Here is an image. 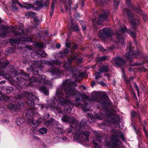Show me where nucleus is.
I'll use <instances>...</instances> for the list:
<instances>
[{
	"mask_svg": "<svg viewBox=\"0 0 148 148\" xmlns=\"http://www.w3.org/2000/svg\"><path fill=\"white\" fill-rule=\"evenodd\" d=\"M107 117L106 120L112 123L115 124L117 123L119 119L116 115L112 113H108L106 114Z\"/></svg>",
	"mask_w": 148,
	"mask_h": 148,
	"instance_id": "nucleus-11",
	"label": "nucleus"
},
{
	"mask_svg": "<svg viewBox=\"0 0 148 148\" xmlns=\"http://www.w3.org/2000/svg\"><path fill=\"white\" fill-rule=\"evenodd\" d=\"M10 29L11 33L16 36L26 34L25 32H29V30L28 29L24 30V27L22 24L19 25L16 29H15L14 27L12 26L10 27Z\"/></svg>",
	"mask_w": 148,
	"mask_h": 148,
	"instance_id": "nucleus-6",
	"label": "nucleus"
},
{
	"mask_svg": "<svg viewBox=\"0 0 148 148\" xmlns=\"http://www.w3.org/2000/svg\"><path fill=\"white\" fill-rule=\"evenodd\" d=\"M126 0V3L129 6H130L131 5V6H132V8L134 9V10L137 12H138L139 13H140V14H143V12L140 8H134V7L131 4L130 2L131 1V0Z\"/></svg>",
	"mask_w": 148,
	"mask_h": 148,
	"instance_id": "nucleus-21",
	"label": "nucleus"
},
{
	"mask_svg": "<svg viewBox=\"0 0 148 148\" xmlns=\"http://www.w3.org/2000/svg\"><path fill=\"white\" fill-rule=\"evenodd\" d=\"M8 107L11 111H16L18 110V107L17 105L13 104H10L8 105Z\"/></svg>",
	"mask_w": 148,
	"mask_h": 148,
	"instance_id": "nucleus-25",
	"label": "nucleus"
},
{
	"mask_svg": "<svg viewBox=\"0 0 148 148\" xmlns=\"http://www.w3.org/2000/svg\"><path fill=\"white\" fill-rule=\"evenodd\" d=\"M35 54L38 57H45L47 56V54L42 50L37 51L35 52Z\"/></svg>",
	"mask_w": 148,
	"mask_h": 148,
	"instance_id": "nucleus-22",
	"label": "nucleus"
},
{
	"mask_svg": "<svg viewBox=\"0 0 148 148\" xmlns=\"http://www.w3.org/2000/svg\"><path fill=\"white\" fill-rule=\"evenodd\" d=\"M29 120L31 122V125L33 127H36L38 125V123L35 120H30L29 119Z\"/></svg>",
	"mask_w": 148,
	"mask_h": 148,
	"instance_id": "nucleus-36",
	"label": "nucleus"
},
{
	"mask_svg": "<svg viewBox=\"0 0 148 148\" xmlns=\"http://www.w3.org/2000/svg\"><path fill=\"white\" fill-rule=\"evenodd\" d=\"M124 11L127 13L128 16L133 18V14L131 11L126 9H124Z\"/></svg>",
	"mask_w": 148,
	"mask_h": 148,
	"instance_id": "nucleus-37",
	"label": "nucleus"
},
{
	"mask_svg": "<svg viewBox=\"0 0 148 148\" xmlns=\"http://www.w3.org/2000/svg\"><path fill=\"white\" fill-rule=\"evenodd\" d=\"M65 6V10L67 12L68 11V9H71V4L72 3L71 0H65L64 2Z\"/></svg>",
	"mask_w": 148,
	"mask_h": 148,
	"instance_id": "nucleus-15",
	"label": "nucleus"
},
{
	"mask_svg": "<svg viewBox=\"0 0 148 148\" xmlns=\"http://www.w3.org/2000/svg\"><path fill=\"white\" fill-rule=\"evenodd\" d=\"M9 63V62L8 60H6L5 62H3L1 64L3 66V68L5 67L8 65Z\"/></svg>",
	"mask_w": 148,
	"mask_h": 148,
	"instance_id": "nucleus-56",
	"label": "nucleus"
},
{
	"mask_svg": "<svg viewBox=\"0 0 148 148\" xmlns=\"http://www.w3.org/2000/svg\"><path fill=\"white\" fill-rule=\"evenodd\" d=\"M95 74L96 75L95 79L97 80H98L101 77V73L100 72H96L95 73Z\"/></svg>",
	"mask_w": 148,
	"mask_h": 148,
	"instance_id": "nucleus-48",
	"label": "nucleus"
},
{
	"mask_svg": "<svg viewBox=\"0 0 148 148\" xmlns=\"http://www.w3.org/2000/svg\"><path fill=\"white\" fill-rule=\"evenodd\" d=\"M52 62L53 64L58 65H60L61 64V61L58 60H56L55 61L53 60L52 61Z\"/></svg>",
	"mask_w": 148,
	"mask_h": 148,
	"instance_id": "nucleus-58",
	"label": "nucleus"
},
{
	"mask_svg": "<svg viewBox=\"0 0 148 148\" xmlns=\"http://www.w3.org/2000/svg\"><path fill=\"white\" fill-rule=\"evenodd\" d=\"M40 90L45 95H47L48 94V88L45 86H43L40 88Z\"/></svg>",
	"mask_w": 148,
	"mask_h": 148,
	"instance_id": "nucleus-34",
	"label": "nucleus"
},
{
	"mask_svg": "<svg viewBox=\"0 0 148 148\" xmlns=\"http://www.w3.org/2000/svg\"><path fill=\"white\" fill-rule=\"evenodd\" d=\"M39 132L41 134H44L47 132V130L45 128L42 127L39 130Z\"/></svg>",
	"mask_w": 148,
	"mask_h": 148,
	"instance_id": "nucleus-46",
	"label": "nucleus"
},
{
	"mask_svg": "<svg viewBox=\"0 0 148 148\" xmlns=\"http://www.w3.org/2000/svg\"><path fill=\"white\" fill-rule=\"evenodd\" d=\"M50 71L53 75H58L61 73L60 70L54 68L51 69Z\"/></svg>",
	"mask_w": 148,
	"mask_h": 148,
	"instance_id": "nucleus-30",
	"label": "nucleus"
},
{
	"mask_svg": "<svg viewBox=\"0 0 148 148\" xmlns=\"http://www.w3.org/2000/svg\"><path fill=\"white\" fill-rule=\"evenodd\" d=\"M134 88H135L136 89L137 93H138V96H139V90L138 87L137 85V84H136V83H134Z\"/></svg>",
	"mask_w": 148,
	"mask_h": 148,
	"instance_id": "nucleus-61",
	"label": "nucleus"
},
{
	"mask_svg": "<svg viewBox=\"0 0 148 148\" xmlns=\"http://www.w3.org/2000/svg\"><path fill=\"white\" fill-rule=\"evenodd\" d=\"M12 3L13 5H19L22 8H25L27 9H29L33 7V5L31 4L28 3L27 4V2L25 3V4L29 6H27L22 5L21 3L17 0H12Z\"/></svg>",
	"mask_w": 148,
	"mask_h": 148,
	"instance_id": "nucleus-13",
	"label": "nucleus"
},
{
	"mask_svg": "<svg viewBox=\"0 0 148 148\" xmlns=\"http://www.w3.org/2000/svg\"><path fill=\"white\" fill-rule=\"evenodd\" d=\"M70 52V50L67 49H65L63 51V52L66 56Z\"/></svg>",
	"mask_w": 148,
	"mask_h": 148,
	"instance_id": "nucleus-63",
	"label": "nucleus"
},
{
	"mask_svg": "<svg viewBox=\"0 0 148 148\" xmlns=\"http://www.w3.org/2000/svg\"><path fill=\"white\" fill-rule=\"evenodd\" d=\"M43 6L45 7L49 5V0H42Z\"/></svg>",
	"mask_w": 148,
	"mask_h": 148,
	"instance_id": "nucleus-40",
	"label": "nucleus"
},
{
	"mask_svg": "<svg viewBox=\"0 0 148 148\" xmlns=\"http://www.w3.org/2000/svg\"><path fill=\"white\" fill-rule=\"evenodd\" d=\"M56 131L57 132L58 134H62L64 132V131L63 130V129L60 127H56L55 129Z\"/></svg>",
	"mask_w": 148,
	"mask_h": 148,
	"instance_id": "nucleus-38",
	"label": "nucleus"
},
{
	"mask_svg": "<svg viewBox=\"0 0 148 148\" xmlns=\"http://www.w3.org/2000/svg\"><path fill=\"white\" fill-rule=\"evenodd\" d=\"M114 6L116 7H117L119 5L120 3L119 1L116 0H114Z\"/></svg>",
	"mask_w": 148,
	"mask_h": 148,
	"instance_id": "nucleus-62",
	"label": "nucleus"
},
{
	"mask_svg": "<svg viewBox=\"0 0 148 148\" xmlns=\"http://www.w3.org/2000/svg\"><path fill=\"white\" fill-rule=\"evenodd\" d=\"M51 108H53V110L57 111L59 113H62V110L60 107L54 106Z\"/></svg>",
	"mask_w": 148,
	"mask_h": 148,
	"instance_id": "nucleus-45",
	"label": "nucleus"
},
{
	"mask_svg": "<svg viewBox=\"0 0 148 148\" xmlns=\"http://www.w3.org/2000/svg\"><path fill=\"white\" fill-rule=\"evenodd\" d=\"M111 141V146L112 148H119V146L121 144L120 140L115 137L112 138Z\"/></svg>",
	"mask_w": 148,
	"mask_h": 148,
	"instance_id": "nucleus-12",
	"label": "nucleus"
},
{
	"mask_svg": "<svg viewBox=\"0 0 148 148\" xmlns=\"http://www.w3.org/2000/svg\"><path fill=\"white\" fill-rule=\"evenodd\" d=\"M7 28L6 27L3 25H0V36L1 37L5 38L6 37L7 32L4 29H7Z\"/></svg>",
	"mask_w": 148,
	"mask_h": 148,
	"instance_id": "nucleus-16",
	"label": "nucleus"
},
{
	"mask_svg": "<svg viewBox=\"0 0 148 148\" xmlns=\"http://www.w3.org/2000/svg\"><path fill=\"white\" fill-rule=\"evenodd\" d=\"M69 118L67 116L64 115L62 118V120L65 122H68Z\"/></svg>",
	"mask_w": 148,
	"mask_h": 148,
	"instance_id": "nucleus-49",
	"label": "nucleus"
},
{
	"mask_svg": "<svg viewBox=\"0 0 148 148\" xmlns=\"http://www.w3.org/2000/svg\"><path fill=\"white\" fill-rule=\"evenodd\" d=\"M63 67H64L66 70L71 71L72 72H74L75 70L73 67L70 65L69 64L67 63H65L63 65Z\"/></svg>",
	"mask_w": 148,
	"mask_h": 148,
	"instance_id": "nucleus-18",
	"label": "nucleus"
},
{
	"mask_svg": "<svg viewBox=\"0 0 148 148\" xmlns=\"http://www.w3.org/2000/svg\"><path fill=\"white\" fill-rule=\"evenodd\" d=\"M73 20L71 19V21L72 24L71 26V28L73 30V31H78L79 30V27L78 25H75L73 23Z\"/></svg>",
	"mask_w": 148,
	"mask_h": 148,
	"instance_id": "nucleus-27",
	"label": "nucleus"
},
{
	"mask_svg": "<svg viewBox=\"0 0 148 148\" xmlns=\"http://www.w3.org/2000/svg\"><path fill=\"white\" fill-rule=\"evenodd\" d=\"M128 30L127 28L124 26H121L119 28V30L116 33L117 36L115 37L116 40L113 39V42L116 43L121 42L123 44L124 42L125 39L122 36L121 33L122 32L123 33H127Z\"/></svg>",
	"mask_w": 148,
	"mask_h": 148,
	"instance_id": "nucleus-7",
	"label": "nucleus"
},
{
	"mask_svg": "<svg viewBox=\"0 0 148 148\" xmlns=\"http://www.w3.org/2000/svg\"><path fill=\"white\" fill-rule=\"evenodd\" d=\"M109 12L108 10H105L100 14L98 19L97 23L99 25H101L105 21H108Z\"/></svg>",
	"mask_w": 148,
	"mask_h": 148,
	"instance_id": "nucleus-9",
	"label": "nucleus"
},
{
	"mask_svg": "<svg viewBox=\"0 0 148 148\" xmlns=\"http://www.w3.org/2000/svg\"><path fill=\"white\" fill-rule=\"evenodd\" d=\"M112 62L114 65L117 67H122L126 62L125 60L119 56L114 58Z\"/></svg>",
	"mask_w": 148,
	"mask_h": 148,
	"instance_id": "nucleus-10",
	"label": "nucleus"
},
{
	"mask_svg": "<svg viewBox=\"0 0 148 148\" xmlns=\"http://www.w3.org/2000/svg\"><path fill=\"white\" fill-rule=\"evenodd\" d=\"M39 80L38 82L41 83L44 85H47L49 82L46 79V77L43 75H40L38 76Z\"/></svg>",
	"mask_w": 148,
	"mask_h": 148,
	"instance_id": "nucleus-14",
	"label": "nucleus"
},
{
	"mask_svg": "<svg viewBox=\"0 0 148 148\" xmlns=\"http://www.w3.org/2000/svg\"><path fill=\"white\" fill-rule=\"evenodd\" d=\"M29 80L32 83L38 82V79L36 77H32L30 78H29Z\"/></svg>",
	"mask_w": 148,
	"mask_h": 148,
	"instance_id": "nucleus-42",
	"label": "nucleus"
},
{
	"mask_svg": "<svg viewBox=\"0 0 148 148\" xmlns=\"http://www.w3.org/2000/svg\"><path fill=\"white\" fill-rule=\"evenodd\" d=\"M127 33L130 34L131 36L134 37L136 36V34L135 32H132L130 30H128L127 31Z\"/></svg>",
	"mask_w": 148,
	"mask_h": 148,
	"instance_id": "nucleus-54",
	"label": "nucleus"
},
{
	"mask_svg": "<svg viewBox=\"0 0 148 148\" xmlns=\"http://www.w3.org/2000/svg\"><path fill=\"white\" fill-rule=\"evenodd\" d=\"M113 33L110 28H105L99 30L98 36L101 39L105 40L112 37Z\"/></svg>",
	"mask_w": 148,
	"mask_h": 148,
	"instance_id": "nucleus-4",
	"label": "nucleus"
},
{
	"mask_svg": "<svg viewBox=\"0 0 148 148\" xmlns=\"http://www.w3.org/2000/svg\"><path fill=\"white\" fill-rule=\"evenodd\" d=\"M11 10L14 12H17L18 11V8L16 6H15L13 5L12 6Z\"/></svg>",
	"mask_w": 148,
	"mask_h": 148,
	"instance_id": "nucleus-59",
	"label": "nucleus"
},
{
	"mask_svg": "<svg viewBox=\"0 0 148 148\" xmlns=\"http://www.w3.org/2000/svg\"><path fill=\"white\" fill-rule=\"evenodd\" d=\"M136 115H138L139 116V117H140V115L138 113L134 111H132L131 112V116L132 118H134Z\"/></svg>",
	"mask_w": 148,
	"mask_h": 148,
	"instance_id": "nucleus-52",
	"label": "nucleus"
},
{
	"mask_svg": "<svg viewBox=\"0 0 148 148\" xmlns=\"http://www.w3.org/2000/svg\"><path fill=\"white\" fill-rule=\"evenodd\" d=\"M20 40L22 42H31L32 41V39L31 38L29 37H21L20 38Z\"/></svg>",
	"mask_w": 148,
	"mask_h": 148,
	"instance_id": "nucleus-31",
	"label": "nucleus"
},
{
	"mask_svg": "<svg viewBox=\"0 0 148 148\" xmlns=\"http://www.w3.org/2000/svg\"><path fill=\"white\" fill-rule=\"evenodd\" d=\"M74 82H71L69 79H67L63 81L61 85V88L58 89L56 92V96L58 98V101L60 104L62 106L66 105L70 107L71 106H75L77 107H81L82 106L84 111H89L90 108V103L88 99H87L84 101L85 105L83 106L79 102L80 98H76L77 101H71L68 99L70 96H73L77 94V91L75 89L72 87L73 86L76 85ZM76 86V85H75ZM71 107H70L71 108Z\"/></svg>",
	"mask_w": 148,
	"mask_h": 148,
	"instance_id": "nucleus-1",
	"label": "nucleus"
},
{
	"mask_svg": "<svg viewBox=\"0 0 148 148\" xmlns=\"http://www.w3.org/2000/svg\"><path fill=\"white\" fill-rule=\"evenodd\" d=\"M111 132L113 134L117 136L120 137L122 139L123 138V135L121 132L119 130H115L114 129H112L111 130Z\"/></svg>",
	"mask_w": 148,
	"mask_h": 148,
	"instance_id": "nucleus-17",
	"label": "nucleus"
},
{
	"mask_svg": "<svg viewBox=\"0 0 148 148\" xmlns=\"http://www.w3.org/2000/svg\"><path fill=\"white\" fill-rule=\"evenodd\" d=\"M43 69V66L42 65H40L39 67L33 70V73L34 75H36L39 73V71L41 72H42V70Z\"/></svg>",
	"mask_w": 148,
	"mask_h": 148,
	"instance_id": "nucleus-20",
	"label": "nucleus"
},
{
	"mask_svg": "<svg viewBox=\"0 0 148 148\" xmlns=\"http://www.w3.org/2000/svg\"><path fill=\"white\" fill-rule=\"evenodd\" d=\"M32 22L35 25V26H38L40 23V21L37 16H34L32 18Z\"/></svg>",
	"mask_w": 148,
	"mask_h": 148,
	"instance_id": "nucleus-26",
	"label": "nucleus"
},
{
	"mask_svg": "<svg viewBox=\"0 0 148 148\" xmlns=\"http://www.w3.org/2000/svg\"><path fill=\"white\" fill-rule=\"evenodd\" d=\"M96 137L97 140L100 143L102 138V137L99 135V134H97L96 135Z\"/></svg>",
	"mask_w": 148,
	"mask_h": 148,
	"instance_id": "nucleus-60",
	"label": "nucleus"
},
{
	"mask_svg": "<svg viewBox=\"0 0 148 148\" xmlns=\"http://www.w3.org/2000/svg\"><path fill=\"white\" fill-rule=\"evenodd\" d=\"M45 63L46 64L52 67H53V65L49 61H46Z\"/></svg>",
	"mask_w": 148,
	"mask_h": 148,
	"instance_id": "nucleus-64",
	"label": "nucleus"
},
{
	"mask_svg": "<svg viewBox=\"0 0 148 148\" xmlns=\"http://www.w3.org/2000/svg\"><path fill=\"white\" fill-rule=\"evenodd\" d=\"M140 89L142 90L144 92H145L146 90L145 86L143 84H140L139 85Z\"/></svg>",
	"mask_w": 148,
	"mask_h": 148,
	"instance_id": "nucleus-53",
	"label": "nucleus"
},
{
	"mask_svg": "<svg viewBox=\"0 0 148 148\" xmlns=\"http://www.w3.org/2000/svg\"><path fill=\"white\" fill-rule=\"evenodd\" d=\"M17 104L20 107H23L24 105V103L23 101L19 100L17 102Z\"/></svg>",
	"mask_w": 148,
	"mask_h": 148,
	"instance_id": "nucleus-57",
	"label": "nucleus"
},
{
	"mask_svg": "<svg viewBox=\"0 0 148 148\" xmlns=\"http://www.w3.org/2000/svg\"><path fill=\"white\" fill-rule=\"evenodd\" d=\"M2 96V98H1V97L0 96V100L2 99L3 100L6 101H8L10 100V97H8L5 95H1Z\"/></svg>",
	"mask_w": 148,
	"mask_h": 148,
	"instance_id": "nucleus-39",
	"label": "nucleus"
},
{
	"mask_svg": "<svg viewBox=\"0 0 148 148\" xmlns=\"http://www.w3.org/2000/svg\"><path fill=\"white\" fill-rule=\"evenodd\" d=\"M36 4L40 8H42L44 7L42 0H40L39 1H37L36 3Z\"/></svg>",
	"mask_w": 148,
	"mask_h": 148,
	"instance_id": "nucleus-41",
	"label": "nucleus"
},
{
	"mask_svg": "<svg viewBox=\"0 0 148 148\" xmlns=\"http://www.w3.org/2000/svg\"><path fill=\"white\" fill-rule=\"evenodd\" d=\"M13 79L14 82H23L22 81L23 80V78L19 76H16L14 77L13 78Z\"/></svg>",
	"mask_w": 148,
	"mask_h": 148,
	"instance_id": "nucleus-35",
	"label": "nucleus"
},
{
	"mask_svg": "<svg viewBox=\"0 0 148 148\" xmlns=\"http://www.w3.org/2000/svg\"><path fill=\"white\" fill-rule=\"evenodd\" d=\"M54 121V119L52 118L51 119L46 121L45 123V125L47 127H49L52 125V123Z\"/></svg>",
	"mask_w": 148,
	"mask_h": 148,
	"instance_id": "nucleus-28",
	"label": "nucleus"
},
{
	"mask_svg": "<svg viewBox=\"0 0 148 148\" xmlns=\"http://www.w3.org/2000/svg\"><path fill=\"white\" fill-rule=\"evenodd\" d=\"M21 77H22L23 79L22 81L29 80L30 77L29 75L28 74L26 73L25 72L23 71H21Z\"/></svg>",
	"mask_w": 148,
	"mask_h": 148,
	"instance_id": "nucleus-19",
	"label": "nucleus"
},
{
	"mask_svg": "<svg viewBox=\"0 0 148 148\" xmlns=\"http://www.w3.org/2000/svg\"><path fill=\"white\" fill-rule=\"evenodd\" d=\"M34 115L33 111L31 110H28L26 112L25 115L26 117L30 119Z\"/></svg>",
	"mask_w": 148,
	"mask_h": 148,
	"instance_id": "nucleus-24",
	"label": "nucleus"
},
{
	"mask_svg": "<svg viewBox=\"0 0 148 148\" xmlns=\"http://www.w3.org/2000/svg\"><path fill=\"white\" fill-rule=\"evenodd\" d=\"M99 71L100 72L104 73V72H108L109 71V67L108 65H102L99 69Z\"/></svg>",
	"mask_w": 148,
	"mask_h": 148,
	"instance_id": "nucleus-23",
	"label": "nucleus"
},
{
	"mask_svg": "<svg viewBox=\"0 0 148 148\" xmlns=\"http://www.w3.org/2000/svg\"><path fill=\"white\" fill-rule=\"evenodd\" d=\"M10 42L11 44L14 45L15 44L19 43V41L16 39H11L10 40Z\"/></svg>",
	"mask_w": 148,
	"mask_h": 148,
	"instance_id": "nucleus-44",
	"label": "nucleus"
},
{
	"mask_svg": "<svg viewBox=\"0 0 148 148\" xmlns=\"http://www.w3.org/2000/svg\"><path fill=\"white\" fill-rule=\"evenodd\" d=\"M6 52L8 54H10L13 53V49L12 47H10L6 49Z\"/></svg>",
	"mask_w": 148,
	"mask_h": 148,
	"instance_id": "nucleus-51",
	"label": "nucleus"
},
{
	"mask_svg": "<svg viewBox=\"0 0 148 148\" xmlns=\"http://www.w3.org/2000/svg\"><path fill=\"white\" fill-rule=\"evenodd\" d=\"M128 49L129 51L125 55V57L127 61L131 62L132 60V58H138L142 57L143 56V54L142 52H140L139 51H137L136 52L132 53V44L130 43L129 45V47L127 48Z\"/></svg>",
	"mask_w": 148,
	"mask_h": 148,
	"instance_id": "nucleus-5",
	"label": "nucleus"
},
{
	"mask_svg": "<svg viewBox=\"0 0 148 148\" xmlns=\"http://www.w3.org/2000/svg\"><path fill=\"white\" fill-rule=\"evenodd\" d=\"M92 99L94 101L100 103L103 109L107 108V105L110 104L109 99L104 95H102L101 93H96L93 95Z\"/></svg>",
	"mask_w": 148,
	"mask_h": 148,
	"instance_id": "nucleus-3",
	"label": "nucleus"
},
{
	"mask_svg": "<svg viewBox=\"0 0 148 148\" xmlns=\"http://www.w3.org/2000/svg\"><path fill=\"white\" fill-rule=\"evenodd\" d=\"M27 93V92H24L23 93H21L20 94H18L17 96V98L18 99L21 98L23 97H25V93Z\"/></svg>",
	"mask_w": 148,
	"mask_h": 148,
	"instance_id": "nucleus-55",
	"label": "nucleus"
},
{
	"mask_svg": "<svg viewBox=\"0 0 148 148\" xmlns=\"http://www.w3.org/2000/svg\"><path fill=\"white\" fill-rule=\"evenodd\" d=\"M68 122L69 123L71 124L72 125H74L75 124L76 125V124H77V120L75 118L73 117L69 118Z\"/></svg>",
	"mask_w": 148,
	"mask_h": 148,
	"instance_id": "nucleus-33",
	"label": "nucleus"
},
{
	"mask_svg": "<svg viewBox=\"0 0 148 148\" xmlns=\"http://www.w3.org/2000/svg\"><path fill=\"white\" fill-rule=\"evenodd\" d=\"M109 59V57L108 56H104L98 58L97 61V62H101L103 61H106Z\"/></svg>",
	"mask_w": 148,
	"mask_h": 148,
	"instance_id": "nucleus-29",
	"label": "nucleus"
},
{
	"mask_svg": "<svg viewBox=\"0 0 148 148\" xmlns=\"http://www.w3.org/2000/svg\"><path fill=\"white\" fill-rule=\"evenodd\" d=\"M5 92L7 94H9L12 91L13 88L11 87H8L5 89Z\"/></svg>",
	"mask_w": 148,
	"mask_h": 148,
	"instance_id": "nucleus-47",
	"label": "nucleus"
},
{
	"mask_svg": "<svg viewBox=\"0 0 148 148\" xmlns=\"http://www.w3.org/2000/svg\"><path fill=\"white\" fill-rule=\"evenodd\" d=\"M130 25L132 27V28L135 29L137 27V23L134 22L133 21H132L130 22Z\"/></svg>",
	"mask_w": 148,
	"mask_h": 148,
	"instance_id": "nucleus-43",
	"label": "nucleus"
},
{
	"mask_svg": "<svg viewBox=\"0 0 148 148\" xmlns=\"http://www.w3.org/2000/svg\"><path fill=\"white\" fill-rule=\"evenodd\" d=\"M87 123L86 119H83L79 123L75 125V128H73L72 125H70V128L68 129V132L69 133H72L73 134H75L74 139L75 140H84L86 137V140H88L90 134V132L87 131L84 132L82 131V130L85 128V126L87 125Z\"/></svg>",
	"mask_w": 148,
	"mask_h": 148,
	"instance_id": "nucleus-2",
	"label": "nucleus"
},
{
	"mask_svg": "<svg viewBox=\"0 0 148 148\" xmlns=\"http://www.w3.org/2000/svg\"><path fill=\"white\" fill-rule=\"evenodd\" d=\"M55 9V7L53 6H51V9H50V11L49 12V15L51 17L54 12V10Z\"/></svg>",
	"mask_w": 148,
	"mask_h": 148,
	"instance_id": "nucleus-50",
	"label": "nucleus"
},
{
	"mask_svg": "<svg viewBox=\"0 0 148 148\" xmlns=\"http://www.w3.org/2000/svg\"><path fill=\"white\" fill-rule=\"evenodd\" d=\"M25 95L26 98L27 100V103L29 106L32 109H34L36 108L35 107L34 103V101L35 99H37L38 101V98L37 96L36 95H34L32 93H25Z\"/></svg>",
	"mask_w": 148,
	"mask_h": 148,
	"instance_id": "nucleus-8",
	"label": "nucleus"
},
{
	"mask_svg": "<svg viewBox=\"0 0 148 148\" xmlns=\"http://www.w3.org/2000/svg\"><path fill=\"white\" fill-rule=\"evenodd\" d=\"M24 120L23 119L18 118L16 119V122L17 125H20L24 123Z\"/></svg>",
	"mask_w": 148,
	"mask_h": 148,
	"instance_id": "nucleus-32",
	"label": "nucleus"
}]
</instances>
